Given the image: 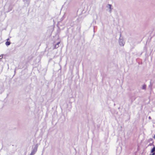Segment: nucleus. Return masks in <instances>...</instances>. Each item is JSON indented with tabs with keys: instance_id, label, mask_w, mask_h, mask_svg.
<instances>
[{
	"instance_id": "nucleus-2",
	"label": "nucleus",
	"mask_w": 155,
	"mask_h": 155,
	"mask_svg": "<svg viewBox=\"0 0 155 155\" xmlns=\"http://www.w3.org/2000/svg\"><path fill=\"white\" fill-rule=\"evenodd\" d=\"M37 147L36 146L35 147L33 148V149L31 151V153L30 154V155H33L34 154H35L37 151Z\"/></svg>"
},
{
	"instance_id": "nucleus-16",
	"label": "nucleus",
	"mask_w": 155,
	"mask_h": 155,
	"mask_svg": "<svg viewBox=\"0 0 155 155\" xmlns=\"http://www.w3.org/2000/svg\"><path fill=\"white\" fill-rule=\"evenodd\" d=\"M154 139H155V135H154Z\"/></svg>"
},
{
	"instance_id": "nucleus-11",
	"label": "nucleus",
	"mask_w": 155,
	"mask_h": 155,
	"mask_svg": "<svg viewBox=\"0 0 155 155\" xmlns=\"http://www.w3.org/2000/svg\"><path fill=\"white\" fill-rule=\"evenodd\" d=\"M60 44V42H58L56 44H57L58 45H59V44Z\"/></svg>"
},
{
	"instance_id": "nucleus-5",
	"label": "nucleus",
	"mask_w": 155,
	"mask_h": 155,
	"mask_svg": "<svg viewBox=\"0 0 155 155\" xmlns=\"http://www.w3.org/2000/svg\"><path fill=\"white\" fill-rule=\"evenodd\" d=\"M146 85L145 84H143L142 87V89L143 90H145L146 89Z\"/></svg>"
},
{
	"instance_id": "nucleus-12",
	"label": "nucleus",
	"mask_w": 155,
	"mask_h": 155,
	"mask_svg": "<svg viewBox=\"0 0 155 155\" xmlns=\"http://www.w3.org/2000/svg\"><path fill=\"white\" fill-rule=\"evenodd\" d=\"M148 118L149 119H151V117L150 116H149L148 117Z\"/></svg>"
},
{
	"instance_id": "nucleus-6",
	"label": "nucleus",
	"mask_w": 155,
	"mask_h": 155,
	"mask_svg": "<svg viewBox=\"0 0 155 155\" xmlns=\"http://www.w3.org/2000/svg\"><path fill=\"white\" fill-rule=\"evenodd\" d=\"M10 44H11V43L10 41H7L5 42V45L7 46H8V45H10Z\"/></svg>"
},
{
	"instance_id": "nucleus-1",
	"label": "nucleus",
	"mask_w": 155,
	"mask_h": 155,
	"mask_svg": "<svg viewBox=\"0 0 155 155\" xmlns=\"http://www.w3.org/2000/svg\"><path fill=\"white\" fill-rule=\"evenodd\" d=\"M121 34H120V37L119 39V43L120 45L121 46H123L125 44V42L124 41L123 39V38L121 37Z\"/></svg>"
},
{
	"instance_id": "nucleus-8",
	"label": "nucleus",
	"mask_w": 155,
	"mask_h": 155,
	"mask_svg": "<svg viewBox=\"0 0 155 155\" xmlns=\"http://www.w3.org/2000/svg\"><path fill=\"white\" fill-rule=\"evenodd\" d=\"M59 47V45H58L57 44H56V45H55L54 46V49L57 48Z\"/></svg>"
},
{
	"instance_id": "nucleus-10",
	"label": "nucleus",
	"mask_w": 155,
	"mask_h": 155,
	"mask_svg": "<svg viewBox=\"0 0 155 155\" xmlns=\"http://www.w3.org/2000/svg\"><path fill=\"white\" fill-rule=\"evenodd\" d=\"M150 155H155V152H154L152 154H150Z\"/></svg>"
},
{
	"instance_id": "nucleus-7",
	"label": "nucleus",
	"mask_w": 155,
	"mask_h": 155,
	"mask_svg": "<svg viewBox=\"0 0 155 155\" xmlns=\"http://www.w3.org/2000/svg\"><path fill=\"white\" fill-rule=\"evenodd\" d=\"M72 0H67L66 2H65V3H68L69 4Z\"/></svg>"
},
{
	"instance_id": "nucleus-14",
	"label": "nucleus",
	"mask_w": 155,
	"mask_h": 155,
	"mask_svg": "<svg viewBox=\"0 0 155 155\" xmlns=\"http://www.w3.org/2000/svg\"><path fill=\"white\" fill-rule=\"evenodd\" d=\"M9 40V38H8L7 39V41H8Z\"/></svg>"
},
{
	"instance_id": "nucleus-3",
	"label": "nucleus",
	"mask_w": 155,
	"mask_h": 155,
	"mask_svg": "<svg viewBox=\"0 0 155 155\" xmlns=\"http://www.w3.org/2000/svg\"><path fill=\"white\" fill-rule=\"evenodd\" d=\"M154 152H155V147L154 146L153 147L151 150V153H153Z\"/></svg>"
},
{
	"instance_id": "nucleus-13",
	"label": "nucleus",
	"mask_w": 155,
	"mask_h": 155,
	"mask_svg": "<svg viewBox=\"0 0 155 155\" xmlns=\"http://www.w3.org/2000/svg\"><path fill=\"white\" fill-rule=\"evenodd\" d=\"M2 58V56H0V59Z\"/></svg>"
},
{
	"instance_id": "nucleus-15",
	"label": "nucleus",
	"mask_w": 155,
	"mask_h": 155,
	"mask_svg": "<svg viewBox=\"0 0 155 155\" xmlns=\"http://www.w3.org/2000/svg\"><path fill=\"white\" fill-rule=\"evenodd\" d=\"M151 143H150L149 145L150 146H151Z\"/></svg>"
},
{
	"instance_id": "nucleus-4",
	"label": "nucleus",
	"mask_w": 155,
	"mask_h": 155,
	"mask_svg": "<svg viewBox=\"0 0 155 155\" xmlns=\"http://www.w3.org/2000/svg\"><path fill=\"white\" fill-rule=\"evenodd\" d=\"M111 5L110 4H108L107 5V8H108L109 9H110H110H111Z\"/></svg>"
},
{
	"instance_id": "nucleus-9",
	"label": "nucleus",
	"mask_w": 155,
	"mask_h": 155,
	"mask_svg": "<svg viewBox=\"0 0 155 155\" xmlns=\"http://www.w3.org/2000/svg\"><path fill=\"white\" fill-rule=\"evenodd\" d=\"M23 1L24 2H25V3L26 2H27L28 5H29V2H28L26 0H23Z\"/></svg>"
}]
</instances>
